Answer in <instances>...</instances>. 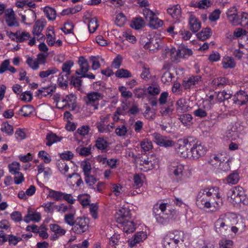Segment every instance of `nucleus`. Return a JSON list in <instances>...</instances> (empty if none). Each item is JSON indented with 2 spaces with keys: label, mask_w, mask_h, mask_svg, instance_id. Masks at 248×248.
Segmentation results:
<instances>
[{
  "label": "nucleus",
  "mask_w": 248,
  "mask_h": 248,
  "mask_svg": "<svg viewBox=\"0 0 248 248\" xmlns=\"http://www.w3.org/2000/svg\"><path fill=\"white\" fill-rule=\"evenodd\" d=\"M196 204L201 209L214 207L218 210L223 205L219 188L215 186L201 189L197 197Z\"/></svg>",
  "instance_id": "nucleus-1"
},
{
  "label": "nucleus",
  "mask_w": 248,
  "mask_h": 248,
  "mask_svg": "<svg viewBox=\"0 0 248 248\" xmlns=\"http://www.w3.org/2000/svg\"><path fill=\"white\" fill-rule=\"evenodd\" d=\"M153 212L156 221L163 225L168 222L169 218L173 217L177 214V211L172 208L170 204L161 201L157 202L154 205Z\"/></svg>",
  "instance_id": "nucleus-2"
},
{
  "label": "nucleus",
  "mask_w": 248,
  "mask_h": 248,
  "mask_svg": "<svg viewBox=\"0 0 248 248\" xmlns=\"http://www.w3.org/2000/svg\"><path fill=\"white\" fill-rule=\"evenodd\" d=\"M234 221L232 213L220 215L215 222V231L219 234H223L232 226Z\"/></svg>",
  "instance_id": "nucleus-3"
},
{
  "label": "nucleus",
  "mask_w": 248,
  "mask_h": 248,
  "mask_svg": "<svg viewBox=\"0 0 248 248\" xmlns=\"http://www.w3.org/2000/svg\"><path fill=\"white\" fill-rule=\"evenodd\" d=\"M104 96V94L100 92L91 91L84 97V101L87 106L93 107V110H95L98 109L99 101L102 99Z\"/></svg>",
  "instance_id": "nucleus-4"
},
{
  "label": "nucleus",
  "mask_w": 248,
  "mask_h": 248,
  "mask_svg": "<svg viewBox=\"0 0 248 248\" xmlns=\"http://www.w3.org/2000/svg\"><path fill=\"white\" fill-rule=\"evenodd\" d=\"M175 49L173 48L170 49V58L174 62H179L180 58H187L193 54L191 49L184 46H182L178 49L176 53H175Z\"/></svg>",
  "instance_id": "nucleus-5"
},
{
  "label": "nucleus",
  "mask_w": 248,
  "mask_h": 248,
  "mask_svg": "<svg viewBox=\"0 0 248 248\" xmlns=\"http://www.w3.org/2000/svg\"><path fill=\"white\" fill-rule=\"evenodd\" d=\"M202 79V78L200 75H190L184 78L182 87L185 90L196 88L201 84Z\"/></svg>",
  "instance_id": "nucleus-6"
},
{
  "label": "nucleus",
  "mask_w": 248,
  "mask_h": 248,
  "mask_svg": "<svg viewBox=\"0 0 248 248\" xmlns=\"http://www.w3.org/2000/svg\"><path fill=\"white\" fill-rule=\"evenodd\" d=\"M192 146V141L189 139H180L175 145V149L178 154L183 157L188 158L189 151L188 149Z\"/></svg>",
  "instance_id": "nucleus-7"
},
{
  "label": "nucleus",
  "mask_w": 248,
  "mask_h": 248,
  "mask_svg": "<svg viewBox=\"0 0 248 248\" xmlns=\"http://www.w3.org/2000/svg\"><path fill=\"white\" fill-rule=\"evenodd\" d=\"M206 152V149L200 142L192 143L190 147L188 158L197 159L203 155Z\"/></svg>",
  "instance_id": "nucleus-8"
},
{
  "label": "nucleus",
  "mask_w": 248,
  "mask_h": 248,
  "mask_svg": "<svg viewBox=\"0 0 248 248\" xmlns=\"http://www.w3.org/2000/svg\"><path fill=\"white\" fill-rule=\"evenodd\" d=\"M88 229V220L84 217H78L75 223L72 226V230L76 233L81 234L85 232Z\"/></svg>",
  "instance_id": "nucleus-9"
},
{
  "label": "nucleus",
  "mask_w": 248,
  "mask_h": 248,
  "mask_svg": "<svg viewBox=\"0 0 248 248\" xmlns=\"http://www.w3.org/2000/svg\"><path fill=\"white\" fill-rule=\"evenodd\" d=\"M157 161L154 159V156L151 155L144 157L141 156L140 160V165L142 167L140 169L143 171H147L155 168L157 165Z\"/></svg>",
  "instance_id": "nucleus-10"
},
{
  "label": "nucleus",
  "mask_w": 248,
  "mask_h": 248,
  "mask_svg": "<svg viewBox=\"0 0 248 248\" xmlns=\"http://www.w3.org/2000/svg\"><path fill=\"white\" fill-rule=\"evenodd\" d=\"M170 174L173 176V178L177 181L180 182L184 178V166L182 164L171 165L170 168Z\"/></svg>",
  "instance_id": "nucleus-11"
},
{
  "label": "nucleus",
  "mask_w": 248,
  "mask_h": 248,
  "mask_svg": "<svg viewBox=\"0 0 248 248\" xmlns=\"http://www.w3.org/2000/svg\"><path fill=\"white\" fill-rule=\"evenodd\" d=\"M115 217L118 223L130 219L131 218L130 210L126 207H121L117 210Z\"/></svg>",
  "instance_id": "nucleus-12"
},
{
  "label": "nucleus",
  "mask_w": 248,
  "mask_h": 248,
  "mask_svg": "<svg viewBox=\"0 0 248 248\" xmlns=\"http://www.w3.org/2000/svg\"><path fill=\"white\" fill-rule=\"evenodd\" d=\"M230 192L231 198L236 203L241 202L246 196L243 188L239 186L232 188L230 190Z\"/></svg>",
  "instance_id": "nucleus-13"
},
{
  "label": "nucleus",
  "mask_w": 248,
  "mask_h": 248,
  "mask_svg": "<svg viewBox=\"0 0 248 248\" xmlns=\"http://www.w3.org/2000/svg\"><path fill=\"white\" fill-rule=\"evenodd\" d=\"M153 140L157 145L165 147H171L174 145V142L169 140L166 137H164L157 133H155L152 135Z\"/></svg>",
  "instance_id": "nucleus-14"
},
{
  "label": "nucleus",
  "mask_w": 248,
  "mask_h": 248,
  "mask_svg": "<svg viewBox=\"0 0 248 248\" xmlns=\"http://www.w3.org/2000/svg\"><path fill=\"white\" fill-rule=\"evenodd\" d=\"M46 21L45 19L38 20L35 23L32 30V33L34 36L41 37L38 39V41H43L45 39V36L41 34L42 31L46 25Z\"/></svg>",
  "instance_id": "nucleus-15"
},
{
  "label": "nucleus",
  "mask_w": 248,
  "mask_h": 248,
  "mask_svg": "<svg viewBox=\"0 0 248 248\" xmlns=\"http://www.w3.org/2000/svg\"><path fill=\"white\" fill-rule=\"evenodd\" d=\"M147 237L145 232L141 231L136 232L134 237L128 241L129 246L132 248L136 246L138 244L143 242Z\"/></svg>",
  "instance_id": "nucleus-16"
},
{
  "label": "nucleus",
  "mask_w": 248,
  "mask_h": 248,
  "mask_svg": "<svg viewBox=\"0 0 248 248\" xmlns=\"http://www.w3.org/2000/svg\"><path fill=\"white\" fill-rule=\"evenodd\" d=\"M66 177V182L69 186H74L75 185H76L77 187H79L83 184L80 175L78 173L67 175Z\"/></svg>",
  "instance_id": "nucleus-17"
},
{
  "label": "nucleus",
  "mask_w": 248,
  "mask_h": 248,
  "mask_svg": "<svg viewBox=\"0 0 248 248\" xmlns=\"http://www.w3.org/2000/svg\"><path fill=\"white\" fill-rule=\"evenodd\" d=\"M49 226L50 230L54 232L50 237L51 240L55 241L66 233V230L58 224H50Z\"/></svg>",
  "instance_id": "nucleus-18"
},
{
  "label": "nucleus",
  "mask_w": 248,
  "mask_h": 248,
  "mask_svg": "<svg viewBox=\"0 0 248 248\" xmlns=\"http://www.w3.org/2000/svg\"><path fill=\"white\" fill-rule=\"evenodd\" d=\"M232 100L236 104L241 106L245 105L248 101V94L244 91H239L234 94Z\"/></svg>",
  "instance_id": "nucleus-19"
},
{
  "label": "nucleus",
  "mask_w": 248,
  "mask_h": 248,
  "mask_svg": "<svg viewBox=\"0 0 248 248\" xmlns=\"http://www.w3.org/2000/svg\"><path fill=\"white\" fill-rule=\"evenodd\" d=\"M188 24L193 32H197L201 28V23L199 20L191 13L189 14Z\"/></svg>",
  "instance_id": "nucleus-20"
},
{
  "label": "nucleus",
  "mask_w": 248,
  "mask_h": 248,
  "mask_svg": "<svg viewBox=\"0 0 248 248\" xmlns=\"http://www.w3.org/2000/svg\"><path fill=\"white\" fill-rule=\"evenodd\" d=\"M119 224L120 227L127 234L132 233L136 230V224L131 218Z\"/></svg>",
  "instance_id": "nucleus-21"
},
{
  "label": "nucleus",
  "mask_w": 248,
  "mask_h": 248,
  "mask_svg": "<svg viewBox=\"0 0 248 248\" xmlns=\"http://www.w3.org/2000/svg\"><path fill=\"white\" fill-rule=\"evenodd\" d=\"M5 22L8 27H18L19 24L13 10L5 14Z\"/></svg>",
  "instance_id": "nucleus-22"
},
{
  "label": "nucleus",
  "mask_w": 248,
  "mask_h": 248,
  "mask_svg": "<svg viewBox=\"0 0 248 248\" xmlns=\"http://www.w3.org/2000/svg\"><path fill=\"white\" fill-rule=\"evenodd\" d=\"M56 89V86L53 85L43 87L37 91L36 93V96L42 98L43 96L51 95L55 91Z\"/></svg>",
  "instance_id": "nucleus-23"
},
{
  "label": "nucleus",
  "mask_w": 248,
  "mask_h": 248,
  "mask_svg": "<svg viewBox=\"0 0 248 248\" xmlns=\"http://www.w3.org/2000/svg\"><path fill=\"white\" fill-rule=\"evenodd\" d=\"M224 157L222 154H213L210 157L208 163L215 168H218Z\"/></svg>",
  "instance_id": "nucleus-24"
},
{
  "label": "nucleus",
  "mask_w": 248,
  "mask_h": 248,
  "mask_svg": "<svg viewBox=\"0 0 248 248\" xmlns=\"http://www.w3.org/2000/svg\"><path fill=\"white\" fill-rule=\"evenodd\" d=\"M168 13L176 20H179L181 17V9L179 5H175L167 9Z\"/></svg>",
  "instance_id": "nucleus-25"
},
{
  "label": "nucleus",
  "mask_w": 248,
  "mask_h": 248,
  "mask_svg": "<svg viewBox=\"0 0 248 248\" xmlns=\"http://www.w3.org/2000/svg\"><path fill=\"white\" fill-rule=\"evenodd\" d=\"M62 137H59L56 134L50 132L46 136V145L48 146H51L53 144L60 142L62 139Z\"/></svg>",
  "instance_id": "nucleus-26"
},
{
  "label": "nucleus",
  "mask_w": 248,
  "mask_h": 248,
  "mask_svg": "<svg viewBox=\"0 0 248 248\" xmlns=\"http://www.w3.org/2000/svg\"><path fill=\"white\" fill-rule=\"evenodd\" d=\"M76 214V211L75 208L72 209L69 212L66 213L64 217V222L71 226H73L75 223L76 219L75 216Z\"/></svg>",
  "instance_id": "nucleus-27"
},
{
  "label": "nucleus",
  "mask_w": 248,
  "mask_h": 248,
  "mask_svg": "<svg viewBox=\"0 0 248 248\" xmlns=\"http://www.w3.org/2000/svg\"><path fill=\"white\" fill-rule=\"evenodd\" d=\"M227 16L228 20L232 23L237 24L238 23V15L235 7H233L229 9L227 12Z\"/></svg>",
  "instance_id": "nucleus-28"
},
{
  "label": "nucleus",
  "mask_w": 248,
  "mask_h": 248,
  "mask_svg": "<svg viewBox=\"0 0 248 248\" xmlns=\"http://www.w3.org/2000/svg\"><path fill=\"white\" fill-rule=\"evenodd\" d=\"M62 102H63L64 108L67 106L69 107L72 105V109L74 108V105H75L76 102V96L73 94H70L65 96V98H62Z\"/></svg>",
  "instance_id": "nucleus-29"
},
{
  "label": "nucleus",
  "mask_w": 248,
  "mask_h": 248,
  "mask_svg": "<svg viewBox=\"0 0 248 248\" xmlns=\"http://www.w3.org/2000/svg\"><path fill=\"white\" fill-rule=\"evenodd\" d=\"M78 64L80 67V69L78 70L80 73H87L90 69L87 60L83 56L78 58Z\"/></svg>",
  "instance_id": "nucleus-30"
},
{
  "label": "nucleus",
  "mask_w": 248,
  "mask_h": 248,
  "mask_svg": "<svg viewBox=\"0 0 248 248\" xmlns=\"http://www.w3.org/2000/svg\"><path fill=\"white\" fill-rule=\"evenodd\" d=\"M69 75L61 73L57 79L58 85L62 89H66L68 84Z\"/></svg>",
  "instance_id": "nucleus-31"
},
{
  "label": "nucleus",
  "mask_w": 248,
  "mask_h": 248,
  "mask_svg": "<svg viewBox=\"0 0 248 248\" xmlns=\"http://www.w3.org/2000/svg\"><path fill=\"white\" fill-rule=\"evenodd\" d=\"M163 245L164 248H171L176 247L177 245L172 239V235L169 232L164 238Z\"/></svg>",
  "instance_id": "nucleus-32"
},
{
  "label": "nucleus",
  "mask_w": 248,
  "mask_h": 248,
  "mask_svg": "<svg viewBox=\"0 0 248 248\" xmlns=\"http://www.w3.org/2000/svg\"><path fill=\"white\" fill-rule=\"evenodd\" d=\"M17 42H23L28 40L31 37L30 34L27 31L20 32L17 31L13 33Z\"/></svg>",
  "instance_id": "nucleus-33"
},
{
  "label": "nucleus",
  "mask_w": 248,
  "mask_h": 248,
  "mask_svg": "<svg viewBox=\"0 0 248 248\" xmlns=\"http://www.w3.org/2000/svg\"><path fill=\"white\" fill-rule=\"evenodd\" d=\"M178 119L185 126L190 125L192 124V121L193 117L189 113H184L178 115Z\"/></svg>",
  "instance_id": "nucleus-34"
},
{
  "label": "nucleus",
  "mask_w": 248,
  "mask_h": 248,
  "mask_svg": "<svg viewBox=\"0 0 248 248\" xmlns=\"http://www.w3.org/2000/svg\"><path fill=\"white\" fill-rule=\"evenodd\" d=\"M144 25V21L142 17H136L134 18L131 22L130 26L135 30H140Z\"/></svg>",
  "instance_id": "nucleus-35"
},
{
  "label": "nucleus",
  "mask_w": 248,
  "mask_h": 248,
  "mask_svg": "<svg viewBox=\"0 0 248 248\" xmlns=\"http://www.w3.org/2000/svg\"><path fill=\"white\" fill-rule=\"evenodd\" d=\"M212 30L209 28H206L202 30L197 34L198 38L201 41H204L208 39L212 35Z\"/></svg>",
  "instance_id": "nucleus-36"
},
{
  "label": "nucleus",
  "mask_w": 248,
  "mask_h": 248,
  "mask_svg": "<svg viewBox=\"0 0 248 248\" xmlns=\"http://www.w3.org/2000/svg\"><path fill=\"white\" fill-rule=\"evenodd\" d=\"M0 130L7 136H11L14 133V128L8 122H3L0 125Z\"/></svg>",
  "instance_id": "nucleus-37"
},
{
  "label": "nucleus",
  "mask_w": 248,
  "mask_h": 248,
  "mask_svg": "<svg viewBox=\"0 0 248 248\" xmlns=\"http://www.w3.org/2000/svg\"><path fill=\"white\" fill-rule=\"evenodd\" d=\"M64 192H62L60 191H56L51 189H49L48 190V196L51 199L56 201H62V197L63 196Z\"/></svg>",
  "instance_id": "nucleus-38"
},
{
  "label": "nucleus",
  "mask_w": 248,
  "mask_h": 248,
  "mask_svg": "<svg viewBox=\"0 0 248 248\" xmlns=\"http://www.w3.org/2000/svg\"><path fill=\"white\" fill-rule=\"evenodd\" d=\"M162 74L161 77V81L166 85H170L174 78L175 77L173 74L170 73V71H165Z\"/></svg>",
  "instance_id": "nucleus-39"
},
{
  "label": "nucleus",
  "mask_w": 248,
  "mask_h": 248,
  "mask_svg": "<svg viewBox=\"0 0 248 248\" xmlns=\"http://www.w3.org/2000/svg\"><path fill=\"white\" fill-rule=\"evenodd\" d=\"M228 80L224 77H217L213 79L211 84L214 87L221 88L226 85Z\"/></svg>",
  "instance_id": "nucleus-40"
},
{
  "label": "nucleus",
  "mask_w": 248,
  "mask_h": 248,
  "mask_svg": "<svg viewBox=\"0 0 248 248\" xmlns=\"http://www.w3.org/2000/svg\"><path fill=\"white\" fill-rule=\"evenodd\" d=\"M148 22L149 26L154 29H157L163 25V21L159 19L156 15H155Z\"/></svg>",
  "instance_id": "nucleus-41"
},
{
  "label": "nucleus",
  "mask_w": 248,
  "mask_h": 248,
  "mask_svg": "<svg viewBox=\"0 0 248 248\" xmlns=\"http://www.w3.org/2000/svg\"><path fill=\"white\" fill-rule=\"evenodd\" d=\"M169 233L172 235V239L177 245L180 241H184V234L183 232L174 231L172 232H169Z\"/></svg>",
  "instance_id": "nucleus-42"
},
{
  "label": "nucleus",
  "mask_w": 248,
  "mask_h": 248,
  "mask_svg": "<svg viewBox=\"0 0 248 248\" xmlns=\"http://www.w3.org/2000/svg\"><path fill=\"white\" fill-rule=\"evenodd\" d=\"M44 12L49 20H54L56 17V12L54 9L46 6L44 8Z\"/></svg>",
  "instance_id": "nucleus-43"
},
{
  "label": "nucleus",
  "mask_w": 248,
  "mask_h": 248,
  "mask_svg": "<svg viewBox=\"0 0 248 248\" xmlns=\"http://www.w3.org/2000/svg\"><path fill=\"white\" fill-rule=\"evenodd\" d=\"M232 219L234 221L232 222V225H235L240 230V233L243 232L246 227L245 222L241 219H237V217L234 214H232Z\"/></svg>",
  "instance_id": "nucleus-44"
},
{
  "label": "nucleus",
  "mask_w": 248,
  "mask_h": 248,
  "mask_svg": "<svg viewBox=\"0 0 248 248\" xmlns=\"http://www.w3.org/2000/svg\"><path fill=\"white\" fill-rule=\"evenodd\" d=\"M145 180V176L143 174H135L134 175L133 180L134 186L136 188L141 187Z\"/></svg>",
  "instance_id": "nucleus-45"
},
{
  "label": "nucleus",
  "mask_w": 248,
  "mask_h": 248,
  "mask_svg": "<svg viewBox=\"0 0 248 248\" xmlns=\"http://www.w3.org/2000/svg\"><path fill=\"white\" fill-rule=\"evenodd\" d=\"M140 146L142 149V151L144 152H148L153 149L152 142L148 139L143 140L140 143Z\"/></svg>",
  "instance_id": "nucleus-46"
},
{
  "label": "nucleus",
  "mask_w": 248,
  "mask_h": 248,
  "mask_svg": "<svg viewBox=\"0 0 248 248\" xmlns=\"http://www.w3.org/2000/svg\"><path fill=\"white\" fill-rule=\"evenodd\" d=\"M59 70L55 67H51L48 68L46 71H42L40 72L39 73V77L41 78H45L48 77L49 76L51 75H53L57 72H58Z\"/></svg>",
  "instance_id": "nucleus-47"
},
{
  "label": "nucleus",
  "mask_w": 248,
  "mask_h": 248,
  "mask_svg": "<svg viewBox=\"0 0 248 248\" xmlns=\"http://www.w3.org/2000/svg\"><path fill=\"white\" fill-rule=\"evenodd\" d=\"M115 76L119 78H128L132 77V74L127 70L125 69H118L115 73Z\"/></svg>",
  "instance_id": "nucleus-48"
},
{
  "label": "nucleus",
  "mask_w": 248,
  "mask_h": 248,
  "mask_svg": "<svg viewBox=\"0 0 248 248\" xmlns=\"http://www.w3.org/2000/svg\"><path fill=\"white\" fill-rule=\"evenodd\" d=\"M233 242L230 239L222 238L218 242V248H232Z\"/></svg>",
  "instance_id": "nucleus-49"
},
{
  "label": "nucleus",
  "mask_w": 248,
  "mask_h": 248,
  "mask_svg": "<svg viewBox=\"0 0 248 248\" xmlns=\"http://www.w3.org/2000/svg\"><path fill=\"white\" fill-rule=\"evenodd\" d=\"M41 219V216L39 213H34L32 214H28L24 217V221L29 223L31 221H34L35 222H38Z\"/></svg>",
  "instance_id": "nucleus-50"
},
{
  "label": "nucleus",
  "mask_w": 248,
  "mask_h": 248,
  "mask_svg": "<svg viewBox=\"0 0 248 248\" xmlns=\"http://www.w3.org/2000/svg\"><path fill=\"white\" fill-rule=\"evenodd\" d=\"M74 65V62L72 61H67L64 62L62 65V69L64 74L70 75L71 74V68Z\"/></svg>",
  "instance_id": "nucleus-51"
},
{
  "label": "nucleus",
  "mask_w": 248,
  "mask_h": 248,
  "mask_svg": "<svg viewBox=\"0 0 248 248\" xmlns=\"http://www.w3.org/2000/svg\"><path fill=\"white\" fill-rule=\"evenodd\" d=\"M240 17L239 18H238V23L237 24H240L242 27L248 28V14L242 13Z\"/></svg>",
  "instance_id": "nucleus-52"
},
{
  "label": "nucleus",
  "mask_w": 248,
  "mask_h": 248,
  "mask_svg": "<svg viewBox=\"0 0 248 248\" xmlns=\"http://www.w3.org/2000/svg\"><path fill=\"white\" fill-rule=\"evenodd\" d=\"M108 145V142L103 138H98L95 141V147L99 150H104Z\"/></svg>",
  "instance_id": "nucleus-53"
},
{
  "label": "nucleus",
  "mask_w": 248,
  "mask_h": 248,
  "mask_svg": "<svg viewBox=\"0 0 248 248\" xmlns=\"http://www.w3.org/2000/svg\"><path fill=\"white\" fill-rule=\"evenodd\" d=\"M57 167L61 173L66 176V173L68 171L69 167L64 161H59Z\"/></svg>",
  "instance_id": "nucleus-54"
},
{
  "label": "nucleus",
  "mask_w": 248,
  "mask_h": 248,
  "mask_svg": "<svg viewBox=\"0 0 248 248\" xmlns=\"http://www.w3.org/2000/svg\"><path fill=\"white\" fill-rule=\"evenodd\" d=\"M79 76V77L72 76L71 80L70 82L71 84L73 85L78 90L80 89L82 82V80L81 79L82 77H81V75Z\"/></svg>",
  "instance_id": "nucleus-55"
},
{
  "label": "nucleus",
  "mask_w": 248,
  "mask_h": 248,
  "mask_svg": "<svg viewBox=\"0 0 248 248\" xmlns=\"http://www.w3.org/2000/svg\"><path fill=\"white\" fill-rule=\"evenodd\" d=\"M126 18L122 13L118 14L116 17L115 24L119 27L123 26L125 23Z\"/></svg>",
  "instance_id": "nucleus-56"
},
{
  "label": "nucleus",
  "mask_w": 248,
  "mask_h": 248,
  "mask_svg": "<svg viewBox=\"0 0 248 248\" xmlns=\"http://www.w3.org/2000/svg\"><path fill=\"white\" fill-rule=\"evenodd\" d=\"M95 126L99 133H109V126L108 124L102 123H96Z\"/></svg>",
  "instance_id": "nucleus-57"
},
{
  "label": "nucleus",
  "mask_w": 248,
  "mask_h": 248,
  "mask_svg": "<svg viewBox=\"0 0 248 248\" xmlns=\"http://www.w3.org/2000/svg\"><path fill=\"white\" fill-rule=\"evenodd\" d=\"M118 90L121 93V96L125 98H131L133 96L132 93L130 91H127L125 86H121L119 87Z\"/></svg>",
  "instance_id": "nucleus-58"
},
{
  "label": "nucleus",
  "mask_w": 248,
  "mask_h": 248,
  "mask_svg": "<svg viewBox=\"0 0 248 248\" xmlns=\"http://www.w3.org/2000/svg\"><path fill=\"white\" fill-rule=\"evenodd\" d=\"M222 64L224 69L233 68L236 65L235 62L232 58L226 59L225 61L222 62Z\"/></svg>",
  "instance_id": "nucleus-59"
},
{
  "label": "nucleus",
  "mask_w": 248,
  "mask_h": 248,
  "mask_svg": "<svg viewBox=\"0 0 248 248\" xmlns=\"http://www.w3.org/2000/svg\"><path fill=\"white\" fill-rule=\"evenodd\" d=\"M176 109L180 111H185L186 110V100L183 98L179 99L176 102Z\"/></svg>",
  "instance_id": "nucleus-60"
},
{
  "label": "nucleus",
  "mask_w": 248,
  "mask_h": 248,
  "mask_svg": "<svg viewBox=\"0 0 248 248\" xmlns=\"http://www.w3.org/2000/svg\"><path fill=\"white\" fill-rule=\"evenodd\" d=\"M220 14L221 11L218 9H217L210 14L208 18L211 22L216 21L219 18Z\"/></svg>",
  "instance_id": "nucleus-61"
},
{
  "label": "nucleus",
  "mask_w": 248,
  "mask_h": 248,
  "mask_svg": "<svg viewBox=\"0 0 248 248\" xmlns=\"http://www.w3.org/2000/svg\"><path fill=\"white\" fill-rule=\"evenodd\" d=\"M19 112H21V115L24 117L29 116L32 112V107L30 105L24 106L20 109Z\"/></svg>",
  "instance_id": "nucleus-62"
},
{
  "label": "nucleus",
  "mask_w": 248,
  "mask_h": 248,
  "mask_svg": "<svg viewBox=\"0 0 248 248\" xmlns=\"http://www.w3.org/2000/svg\"><path fill=\"white\" fill-rule=\"evenodd\" d=\"M26 62L33 70H37L39 67V65L36 60L33 59L31 57H29L27 59Z\"/></svg>",
  "instance_id": "nucleus-63"
},
{
  "label": "nucleus",
  "mask_w": 248,
  "mask_h": 248,
  "mask_svg": "<svg viewBox=\"0 0 248 248\" xmlns=\"http://www.w3.org/2000/svg\"><path fill=\"white\" fill-rule=\"evenodd\" d=\"M239 180V176L237 173H232L228 176L227 182L232 185L236 184Z\"/></svg>",
  "instance_id": "nucleus-64"
}]
</instances>
